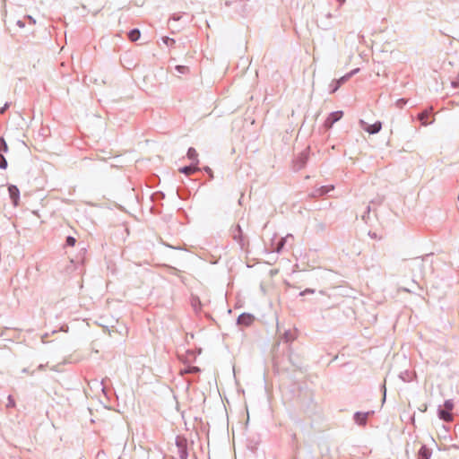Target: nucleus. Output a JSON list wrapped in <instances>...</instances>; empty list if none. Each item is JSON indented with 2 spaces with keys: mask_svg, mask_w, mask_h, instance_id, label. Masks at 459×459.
I'll return each mask as SVG.
<instances>
[{
  "mask_svg": "<svg viewBox=\"0 0 459 459\" xmlns=\"http://www.w3.org/2000/svg\"><path fill=\"white\" fill-rule=\"evenodd\" d=\"M342 111H335L331 113L325 121V126L327 128H331L335 122H337L342 117Z\"/></svg>",
  "mask_w": 459,
  "mask_h": 459,
  "instance_id": "f257e3e1",
  "label": "nucleus"
},
{
  "mask_svg": "<svg viewBox=\"0 0 459 459\" xmlns=\"http://www.w3.org/2000/svg\"><path fill=\"white\" fill-rule=\"evenodd\" d=\"M9 196L13 202V206L19 205L20 191L16 186L11 185L8 186Z\"/></svg>",
  "mask_w": 459,
  "mask_h": 459,
  "instance_id": "f03ea898",
  "label": "nucleus"
},
{
  "mask_svg": "<svg viewBox=\"0 0 459 459\" xmlns=\"http://www.w3.org/2000/svg\"><path fill=\"white\" fill-rule=\"evenodd\" d=\"M430 115H431V108L425 109L424 111H422L421 113H420L418 115V119L420 121L422 126H427L433 122V120L429 119Z\"/></svg>",
  "mask_w": 459,
  "mask_h": 459,
  "instance_id": "7ed1b4c3",
  "label": "nucleus"
},
{
  "mask_svg": "<svg viewBox=\"0 0 459 459\" xmlns=\"http://www.w3.org/2000/svg\"><path fill=\"white\" fill-rule=\"evenodd\" d=\"M359 71V69L356 68V69L352 70L351 72H350L349 74H345L344 76L341 77L337 81V85L334 88L333 91H336L341 86V84H342L345 82H347L353 74H357Z\"/></svg>",
  "mask_w": 459,
  "mask_h": 459,
  "instance_id": "20e7f679",
  "label": "nucleus"
},
{
  "mask_svg": "<svg viewBox=\"0 0 459 459\" xmlns=\"http://www.w3.org/2000/svg\"><path fill=\"white\" fill-rule=\"evenodd\" d=\"M382 125L380 122H376L372 125H368L364 129L369 134H376L380 131Z\"/></svg>",
  "mask_w": 459,
  "mask_h": 459,
  "instance_id": "39448f33",
  "label": "nucleus"
},
{
  "mask_svg": "<svg viewBox=\"0 0 459 459\" xmlns=\"http://www.w3.org/2000/svg\"><path fill=\"white\" fill-rule=\"evenodd\" d=\"M369 412H358L355 414V420L359 425H365Z\"/></svg>",
  "mask_w": 459,
  "mask_h": 459,
  "instance_id": "423d86ee",
  "label": "nucleus"
},
{
  "mask_svg": "<svg viewBox=\"0 0 459 459\" xmlns=\"http://www.w3.org/2000/svg\"><path fill=\"white\" fill-rule=\"evenodd\" d=\"M198 170H199V168L196 166V164L179 169V172L184 173L187 176L194 174L195 172H196Z\"/></svg>",
  "mask_w": 459,
  "mask_h": 459,
  "instance_id": "0eeeda50",
  "label": "nucleus"
},
{
  "mask_svg": "<svg viewBox=\"0 0 459 459\" xmlns=\"http://www.w3.org/2000/svg\"><path fill=\"white\" fill-rule=\"evenodd\" d=\"M431 452L425 446H421L418 453V459H429Z\"/></svg>",
  "mask_w": 459,
  "mask_h": 459,
  "instance_id": "6e6552de",
  "label": "nucleus"
},
{
  "mask_svg": "<svg viewBox=\"0 0 459 459\" xmlns=\"http://www.w3.org/2000/svg\"><path fill=\"white\" fill-rule=\"evenodd\" d=\"M238 324L248 325L253 322V316L249 315H241L238 317Z\"/></svg>",
  "mask_w": 459,
  "mask_h": 459,
  "instance_id": "1a4fd4ad",
  "label": "nucleus"
},
{
  "mask_svg": "<svg viewBox=\"0 0 459 459\" xmlns=\"http://www.w3.org/2000/svg\"><path fill=\"white\" fill-rule=\"evenodd\" d=\"M439 417L445 421H451L453 420L450 411H447L446 409L439 411Z\"/></svg>",
  "mask_w": 459,
  "mask_h": 459,
  "instance_id": "9d476101",
  "label": "nucleus"
},
{
  "mask_svg": "<svg viewBox=\"0 0 459 459\" xmlns=\"http://www.w3.org/2000/svg\"><path fill=\"white\" fill-rule=\"evenodd\" d=\"M198 153L194 148H189L187 151V158L191 160H193L195 164L198 163Z\"/></svg>",
  "mask_w": 459,
  "mask_h": 459,
  "instance_id": "9b49d317",
  "label": "nucleus"
},
{
  "mask_svg": "<svg viewBox=\"0 0 459 459\" xmlns=\"http://www.w3.org/2000/svg\"><path fill=\"white\" fill-rule=\"evenodd\" d=\"M128 36L130 40L136 41L140 38V31L139 30L134 29L129 32Z\"/></svg>",
  "mask_w": 459,
  "mask_h": 459,
  "instance_id": "f8f14e48",
  "label": "nucleus"
},
{
  "mask_svg": "<svg viewBox=\"0 0 459 459\" xmlns=\"http://www.w3.org/2000/svg\"><path fill=\"white\" fill-rule=\"evenodd\" d=\"M75 243H76V239L74 237L66 238L65 245L67 247H74L75 245Z\"/></svg>",
  "mask_w": 459,
  "mask_h": 459,
  "instance_id": "ddd939ff",
  "label": "nucleus"
},
{
  "mask_svg": "<svg viewBox=\"0 0 459 459\" xmlns=\"http://www.w3.org/2000/svg\"><path fill=\"white\" fill-rule=\"evenodd\" d=\"M1 161H0V169H6L7 167V161L5 158L3 156V154H0Z\"/></svg>",
  "mask_w": 459,
  "mask_h": 459,
  "instance_id": "4468645a",
  "label": "nucleus"
},
{
  "mask_svg": "<svg viewBox=\"0 0 459 459\" xmlns=\"http://www.w3.org/2000/svg\"><path fill=\"white\" fill-rule=\"evenodd\" d=\"M444 407L446 410L447 411H452L453 408H454V404L451 401H446L445 403H444Z\"/></svg>",
  "mask_w": 459,
  "mask_h": 459,
  "instance_id": "2eb2a0df",
  "label": "nucleus"
},
{
  "mask_svg": "<svg viewBox=\"0 0 459 459\" xmlns=\"http://www.w3.org/2000/svg\"><path fill=\"white\" fill-rule=\"evenodd\" d=\"M7 406H8V407H13V406H15L14 400H13V398L11 395H9V396H8V403H7Z\"/></svg>",
  "mask_w": 459,
  "mask_h": 459,
  "instance_id": "dca6fc26",
  "label": "nucleus"
},
{
  "mask_svg": "<svg viewBox=\"0 0 459 459\" xmlns=\"http://www.w3.org/2000/svg\"><path fill=\"white\" fill-rule=\"evenodd\" d=\"M9 107L8 103H5L4 106L0 109V114H3Z\"/></svg>",
  "mask_w": 459,
  "mask_h": 459,
  "instance_id": "f3484780",
  "label": "nucleus"
}]
</instances>
